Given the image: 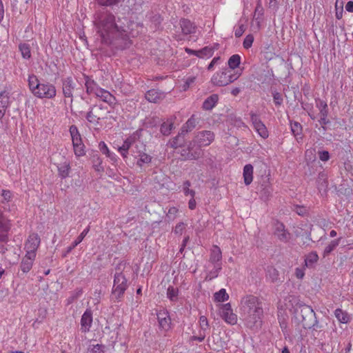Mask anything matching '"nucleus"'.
I'll list each match as a JSON object with an SVG mask.
<instances>
[{"label":"nucleus","instance_id":"nucleus-50","mask_svg":"<svg viewBox=\"0 0 353 353\" xmlns=\"http://www.w3.org/2000/svg\"><path fill=\"white\" fill-rule=\"evenodd\" d=\"M253 41H254V37H253V35L252 34H248L244 39V41H243V47L245 49H248V48H250L252 46V45L253 43Z\"/></svg>","mask_w":353,"mask_h":353},{"label":"nucleus","instance_id":"nucleus-38","mask_svg":"<svg viewBox=\"0 0 353 353\" xmlns=\"http://www.w3.org/2000/svg\"><path fill=\"white\" fill-rule=\"evenodd\" d=\"M291 130L294 136L298 140L299 139H302V125L296 121L291 122Z\"/></svg>","mask_w":353,"mask_h":353},{"label":"nucleus","instance_id":"nucleus-30","mask_svg":"<svg viewBox=\"0 0 353 353\" xmlns=\"http://www.w3.org/2000/svg\"><path fill=\"white\" fill-rule=\"evenodd\" d=\"M174 128V121L172 119H168L161 125L160 131L164 136H168Z\"/></svg>","mask_w":353,"mask_h":353},{"label":"nucleus","instance_id":"nucleus-37","mask_svg":"<svg viewBox=\"0 0 353 353\" xmlns=\"http://www.w3.org/2000/svg\"><path fill=\"white\" fill-rule=\"evenodd\" d=\"M335 317L338 321L342 323H347L349 321L350 317L346 312L343 311L341 309H336L334 311Z\"/></svg>","mask_w":353,"mask_h":353},{"label":"nucleus","instance_id":"nucleus-20","mask_svg":"<svg viewBox=\"0 0 353 353\" xmlns=\"http://www.w3.org/2000/svg\"><path fill=\"white\" fill-rule=\"evenodd\" d=\"M312 325L307 329L311 330V336L314 339H321L324 336L323 326L319 323V321L316 320L315 323L312 324Z\"/></svg>","mask_w":353,"mask_h":353},{"label":"nucleus","instance_id":"nucleus-25","mask_svg":"<svg viewBox=\"0 0 353 353\" xmlns=\"http://www.w3.org/2000/svg\"><path fill=\"white\" fill-rule=\"evenodd\" d=\"M9 105V93L6 91L0 92V119L3 117Z\"/></svg>","mask_w":353,"mask_h":353},{"label":"nucleus","instance_id":"nucleus-1","mask_svg":"<svg viewBox=\"0 0 353 353\" xmlns=\"http://www.w3.org/2000/svg\"><path fill=\"white\" fill-rule=\"evenodd\" d=\"M94 24L101 42L125 48L129 44L125 26L120 17L106 10H99L94 15Z\"/></svg>","mask_w":353,"mask_h":353},{"label":"nucleus","instance_id":"nucleus-4","mask_svg":"<svg viewBox=\"0 0 353 353\" xmlns=\"http://www.w3.org/2000/svg\"><path fill=\"white\" fill-rule=\"evenodd\" d=\"M295 319L301 324L304 329L312 326L317 320L316 313L313 309L307 305H299L295 309Z\"/></svg>","mask_w":353,"mask_h":353},{"label":"nucleus","instance_id":"nucleus-9","mask_svg":"<svg viewBox=\"0 0 353 353\" xmlns=\"http://www.w3.org/2000/svg\"><path fill=\"white\" fill-rule=\"evenodd\" d=\"M214 139V134L212 131L204 130L199 132L194 139V143H196L198 146H208Z\"/></svg>","mask_w":353,"mask_h":353},{"label":"nucleus","instance_id":"nucleus-36","mask_svg":"<svg viewBox=\"0 0 353 353\" xmlns=\"http://www.w3.org/2000/svg\"><path fill=\"white\" fill-rule=\"evenodd\" d=\"M241 63V57L240 55L236 54L231 56L228 61V64L229 66L228 70H232L236 69L239 67V64Z\"/></svg>","mask_w":353,"mask_h":353},{"label":"nucleus","instance_id":"nucleus-16","mask_svg":"<svg viewBox=\"0 0 353 353\" xmlns=\"http://www.w3.org/2000/svg\"><path fill=\"white\" fill-rule=\"evenodd\" d=\"M145 99L151 103H159L165 97V93L159 90L151 89L145 94Z\"/></svg>","mask_w":353,"mask_h":353},{"label":"nucleus","instance_id":"nucleus-23","mask_svg":"<svg viewBox=\"0 0 353 353\" xmlns=\"http://www.w3.org/2000/svg\"><path fill=\"white\" fill-rule=\"evenodd\" d=\"M199 123V118L196 117L195 114H192L190 118L186 121L181 128V134H185L194 129Z\"/></svg>","mask_w":353,"mask_h":353},{"label":"nucleus","instance_id":"nucleus-11","mask_svg":"<svg viewBox=\"0 0 353 353\" xmlns=\"http://www.w3.org/2000/svg\"><path fill=\"white\" fill-rule=\"evenodd\" d=\"M220 316L228 323L234 325L237 322V316L233 313L230 303H225L221 305Z\"/></svg>","mask_w":353,"mask_h":353},{"label":"nucleus","instance_id":"nucleus-41","mask_svg":"<svg viewBox=\"0 0 353 353\" xmlns=\"http://www.w3.org/2000/svg\"><path fill=\"white\" fill-rule=\"evenodd\" d=\"M267 276L270 278L272 283H276L279 281V272L273 267L268 268Z\"/></svg>","mask_w":353,"mask_h":353},{"label":"nucleus","instance_id":"nucleus-27","mask_svg":"<svg viewBox=\"0 0 353 353\" xmlns=\"http://www.w3.org/2000/svg\"><path fill=\"white\" fill-rule=\"evenodd\" d=\"M222 259V253L221 249L217 245H214L211 250L209 261L213 265L221 264L220 261Z\"/></svg>","mask_w":353,"mask_h":353},{"label":"nucleus","instance_id":"nucleus-3","mask_svg":"<svg viewBox=\"0 0 353 353\" xmlns=\"http://www.w3.org/2000/svg\"><path fill=\"white\" fill-rule=\"evenodd\" d=\"M28 86L33 95L39 99H52L57 94L55 86L49 82H40L34 74L28 77Z\"/></svg>","mask_w":353,"mask_h":353},{"label":"nucleus","instance_id":"nucleus-14","mask_svg":"<svg viewBox=\"0 0 353 353\" xmlns=\"http://www.w3.org/2000/svg\"><path fill=\"white\" fill-rule=\"evenodd\" d=\"M92 323V312L90 309H87L81 316V330L86 333L90 331Z\"/></svg>","mask_w":353,"mask_h":353},{"label":"nucleus","instance_id":"nucleus-2","mask_svg":"<svg viewBox=\"0 0 353 353\" xmlns=\"http://www.w3.org/2000/svg\"><path fill=\"white\" fill-rule=\"evenodd\" d=\"M241 305L245 325L250 329L261 327L263 317L261 300L252 294L246 295L241 299Z\"/></svg>","mask_w":353,"mask_h":353},{"label":"nucleus","instance_id":"nucleus-40","mask_svg":"<svg viewBox=\"0 0 353 353\" xmlns=\"http://www.w3.org/2000/svg\"><path fill=\"white\" fill-rule=\"evenodd\" d=\"M214 300L218 302H224L229 299V295L223 288L216 292L214 295Z\"/></svg>","mask_w":353,"mask_h":353},{"label":"nucleus","instance_id":"nucleus-26","mask_svg":"<svg viewBox=\"0 0 353 353\" xmlns=\"http://www.w3.org/2000/svg\"><path fill=\"white\" fill-rule=\"evenodd\" d=\"M90 226H88L83 230L80 235L74 241V242L67 248L65 252L63 254V257H65L76 246H77L85 238L90 231Z\"/></svg>","mask_w":353,"mask_h":353},{"label":"nucleus","instance_id":"nucleus-39","mask_svg":"<svg viewBox=\"0 0 353 353\" xmlns=\"http://www.w3.org/2000/svg\"><path fill=\"white\" fill-rule=\"evenodd\" d=\"M184 135L185 134H181V132L179 133V134L172 139L171 142L172 147L174 148L182 147L185 143Z\"/></svg>","mask_w":353,"mask_h":353},{"label":"nucleus","instance_id":"nucleus-13","mask_svg":"<svg viewBox=\"0 0 353 353\" xmlns=\"http://www.w3.org/2000/svg\"><path fill=\"white\" fill-rule=\"evenodd\" d=\"M11 223L10 220L4 215L0 210V242L7 241L6 233L10 230Z\"/></svg>","mask_w":353,"mask_h":353},{"label":"nucleus","instance_id":"nucleus-42","mask_svg":"<svg viewBox=\"0 0 353 353\" xmlns=\"http://www.w3.org/2000/svg\"><path fill=\"white\" fill-rule=\"evenodd\" d=\"M179 290L177 288H174L173 286H169L167 290V296L168 298L171 301H176L178 297Z\"/></svg>","mask_w":353,"mask_h":353},{"label":"nucleus","instance_id":"nucleus-28","mask_svg":"<svg viewBox=\"0 0 353 353\" xmlns=\"http://www.w3.org/2000/svg\"><path fill=\"white\" fill-rule=\"evenodd\" d=\"M134 156L137 159V164L139 167H142L145 164H149L152 161L151 156L141 151L137 152Z\"/></svg>","mask_w":353,"mask_h":353},{"label":"nucleus","instance_id":"nucleus-57","mask_svg":"<svg viewBox=\"0 0 353 353\" xmlns=\"http://www.w3.org/2000/svg\"><path fill=\"white\" fill-rule=\"evenodd\" d=\"M70 132L72 139H74L75 137H81V135L78 131V129L75 125L70 126Z\"/></svg>","mask_w":353,"mask_h":353},{"label":"nucleus","instance_id":"nucleus-45","mask_svg":"<svg viewBox=\"0 0 353 353\" xmlns=\"http://www.w3.org/2000/svg\"><path fill=\"white\" fill-rule=\"evenodd\" d=\"M12 198V194L10 190H3L0 193V202L2 203L10 201Z\"/></svg>","mask_w":353,"mask_h":353},{"label":"nucleus","instance_id":"nucleus-35","mask_svg":"<svg viewBox=\"0 0 353 353\" xmlns=\"http://www.w3.org/2000/svg\"><path fill=\"white\" fill-rule=\"evenodd\" d=\"M59 175L61 179L66 178L70 173V167L69 163L64 162L57 166Z\"/></svg>","mask_w":353,"mask_h":353},{"label":"nucleus","instance_id":"nucleus-61","mask_svg":"<svg viewBox=\"0 0 353 353\" xmlns=\"http://www.w3.org/2000/svg\"><path fill=\"white\" fill-rule=\"evenodd\" d=\"M316 107L319 108V110L323 109L324 108H327V103L323 100L319 99L316 101Z\"/></svg>","mask_w":353,"mask_h":353},{"label":"nucleus","instance_id":"nucleus-59","mask_svg":"<svg viewBox=\"0 0 353 353\" xmlns=\"http://www.w3.org/2000/svg\"><path fill=\"white\" fill-rule=\"evenodd\" d=\"M295 276L299 279H302L305 276L304 269L301 268H296L295 269Z\"/></svg>","mask_w":353,"mask_h":353},{"label":"nucleus","instance_id":"nucleus-17","mask_svg":"<svg viewBox=\"0 0 353 353\" xmlns=\"http://www.w3.org/2000/svg\"><path fill=\"white\" fill-rule=\"evenodd\" d=\"M274 234L282 241L286 242L290 238V233L285 229L283 223L276 221L274 223Z\"/></svg>","mask_w":353,"mask_h":353},{"label":"nucleus","instance_id":"nucleus-15","mask_svg":"<svg viewBox=\"0 0 353 353\" xmlns=\"http://www.w3.org/2000/svg\"><path fill=\"white\" fill-rule=\"evenodd\" d=\"M36 256L31 254H26L23 257L19 266V271L22 274H26L30 272L32 268L33 263Z\"/></svg>","mask_w":353,"mask_h":353},{"label":"nucleus","instance_id":"nucleus-32","mask_svg":"<svg viewBox=\"0 0 353 353\" xmlns=\"http://www.w3.org/2000/svg\"><path fill=\"white\" fill-rule=\"evenodd\" d=\"M132 143L133 141L132 139H127L123 142V145L119 148V151L123 159L127 158L128 150L131 148Z\"/></svg>","mask_w":353,"mask_h":353},{"label":"nucleus","instance_id":"nucleus-43","mask_svg":"<svg viewBox=\"0 0 353 353\" xmlns=\"http://www.w3.org/2000/svg\"><path fill=\"white\" fill-rule=\"evenodd\" d=\"M21 55L24 59H30L31 57L30 46L27 43H21L19 46Z\"/></svg>","mask_w":353,"mask_h":353},{"label":"nucleus","instance_id":"nucleus-54","mask_svg":"<svg viewBox=\"0 0 353 353\" xmlns=\"http://www.w3.org/2000/svg\"><path fill=\"white\" fill-rule=\"evenodd\" d=\"M99 147L102 153L106 154L108 157L112 158V154L110 153L108 146L104 142H101L99 143Z\"/></svg>","mask_w":353,"mask_h":353},{"label":"nucleus","instance_id":"nucleus-21","mask_svg":"<svg viewBox=\"0 0 353 353\" xmlns=\"http://www.w3.org/2000/svg\"><path fill=\"white\" fill-rule=\"evenodd\" d=\"M179 24L183 34L188 35L195 32L196 27L189 19H182Z\"/></svg>","mask_w":353,"mask_h":353},{"label":"nucleus","instance_id":"nucleus-53","mask_svg":"<svg viewBox=\"0 0 353 353\" xmlns=\"http://www.w3.org/2000/svg\"><path fill=\"white\" fill-rule=\"evenodd\" d=\"M272 96L274 103L276 105H281V103H283V97L281 94L276 91H273Z\"/></svg>","mask_w":353,"mask_h":353},{"label":"nucleus","instance_id":"nucleus-19","mask_svg":"<svg viewBox=\"0 0 353 353\" xmlns=\"http://www.w3.org/2000/svg\"><path fill=\"white\" fill-rule=\"evenodd\" d=\"M84 78L86 92L89 94H93L96 95L101 88H100L99 85L90 77L85 75L84 76Z\"/></svg>","mask_w":353,"mask_h":353},{"label":"nucleus","instance_id":"nucleus-48","mask_svg":"<svg viewBox=\"0 0 353 353\" xmlns=\"http://www.w3.org/2000/svg\"><path fill=\"white\" fill-rule=\"evenodd\" d=\"M199 325L203 331L205 332L209 330V323L207 318L205 316H201L199 318Z\"/></svg>","mask_w":353,"mask_h":353},{"label":"nucleus","instance_id":"nucleus-7","mask_svg":"<svg viewBox=\"0 0 353 353\" xmlns=\"http://www.w3.org/2000/svg\"><path fill=\"white\" fill-rule=\"evenodd\" d=\"M240 75L241 73H232L231 70L224 69L213 75L212 82L217 86H225L236 81Z\"/></svg>","mask_w":353,"mask_h":353},{"label":"nucleus","instance_id":"nucleus-24","mask_svg":"<svg viewBox=\"0 0 353 353\" xmlns=\"http://www.w3.org/2000/svg\"><path fill=\"white\" fill-rule=\"evenodd\" d=\"M157 319L160 328L165 331H167L170 328L171 319L167 313H158Z\"/></svg>","mask_w":353,"mask_h":353},{"label":"nucleus","instance_id":"nucleus-22","mask_svg":"<svg viewBox=\"0 0 353 353\" xmlns=\"http://www.w3.org/2000/svg\"><path fill=\"white\" fill-rule=\"evenodd\" d=\"M95 96L110 105L116 103V98L105 89L101 88Z\"/></svg>","mask_w":353,"mask_h":353},{"label":"nucleus","instance_id":"nucleus-29","mask_svg":"<svg viewBox=\"0 0 353 353\" xmlns=\"http://www.w3.org/2000/svg\"><path fill=\"white\" fill-rule=\"evenodd\" d=\"M243 179L246 185H250L253 180V166L251 164H247L243 168Z\"/></svg>","mask_w":353,"mask_h":353},{"label":"nucleus","instance_id":"nucleus-34","mask_svg":"<svg viewBox=\"0 0 353 353\" xmlns=\"http://www.w3.org/2000/svg\"><path fill=\"white\" fill-rule=\"evenodd\" d=\"M341 238L332 240L324 249L323 257L328 256L339 245Z\"/></svg>","mask_w":353,"mask_h":353},{"label":"nucleus","instance_id":"nucleus-56","mask_svg":"<svg viewBox=\"0 0 353 353\" xmlns=\"http://www.w3.org/2000/svg\"><path fill=\"white\" fill-rule=\"evenodd\" d=\"M319 157L320 160L322 161H327L330 159V154L327 151L323 150V151H319Z\"/></svg>","mask_w":353,"mask_h":353},{"label":"nucleus","instance_id":"nucleus-12","mask_svg":"<svg viewBox=\"0 0 353 353\" xmlns=\"http://www.w3.org/2000/svg\"><path fill=\"white\" fill-rule=\"evenodd\" d=\"M250 119L252 125L259 134L263 139L268 137V131L264 123L261 121L259 115L254 112H250Z\"/></svg>","mask_w":353,"mask_h":353},{"label":"nucleus","instance_id":"nucleus-33","mask_svg":"<svg viewBox=\"0 0 353 353\" xmlns=\"http://www.w3.org/2000/svg\"><path fill=\"white\" fill-rule=\"evenodd\" d=\"M319 260V256L316 252L309 253L305 259V266L312 267Z\"/></svg>","mask_w":353,"mask_h":353},{"label":"nucleus","instance_id":"nucleus-6","mask_svg":"<svg viewBox=\"0 0 353 353\" xmlns=\"http://www.w3.org/2000/svg\"><path fill=\"white\" fill-rule=\"evenodd\" d=\"M109 112L106 106L102 104H95L90 108L89 111L86 113L85 118L89 123L97 126L101 120L108 118Z\"/></svg>","mask_w":353,"mask_h":353},{"label":"nucleus","instance_id":"nucleus-60","mask_svg":"<svg viewBox=\"0 0 353 353\" xmlns=\"http://www.w3.org/2000/svg\"><path fill=\"white\" fill-rule=\"evenodd\" d=\"M136 1L137 0H126V6L128 7L129 10L137 11Z\"/></svg>","mask_w":353,"mask_h":353},{"label":"nucleus","instance_id":"nucleus-63","mask_svg":"<svg viewBox=\"0 0 353 353\" xmlns=\"http://www.w3.org/2000/svg\"><path fill=\"white\" fill-rule=\"evenodd\" d=\"M319 123L322 125L323 128L325 130V128L323 125L328 124L330 121L327 119V117H320Z\"/></svg>","mask_w":353,"mask_h":353},{"label":"nucleus","instance_id":"nucleus-55","mask_svg":"<svg viewBox=\"0 0 353 353\" xmlns=\"http://www.w3.org/2000/svg\"><path fill=\"white\" fill-rule=\"evenodd\" d=\"M177 212H178V209L175 207H172L168 210L167 216L170 219H174L176 217Z\"/></svg>","mask_w":353,"mask_h":353},{"label":"nucleus","instance_id":"nucleus-64","mask_svg":"<svg viewBox=\"0 0 353 353\" xmlns=\"http://www.w3.org/2000/svg\"><path fill=\"white\" fill-rule=\"evenodd\" d=\"M345 9L348 12H353V1H350L347 3V4L345 6Z\"/></svg>","mask_w":353,"mask_h":353},{"label":"nucleus","instance_id":"nucleus-49","mask_svg":"<svg viewBox=\"0 0 353 353\" xmlns=\"http://www.w3.org/2000/svg\"><path fill=\"white\" fill-rule=\"evenodd\" d=\"M105 346L100 344L92 345L89 350L90 353H104Z\"/></svg>","mask_w":353,"mask_h":353},{"label":"nucleus","instance_id":"nucleus-47","mask_svg":"<svg viewBox=\"0 0 353 353\" xmlns=\"http://www.w3.org/2000/svg\"><path fill=\"white\" fill-rule=\"evenodd\" d=\"M222 269L221 264H215L214 265V268L212 270L210 271L207 278L209 277V279L211 280L214 278L218 276L220 270Z\"/></svg>","mask_w":353,"mask_h":353},{"label":"nucleus","instance_id":"nucleus-44","mask_svg":"<svg viewBox=\"0 0 353 353\" xmlns=\"http://www.w3.org/2000/svg\"><path fill=\"white\" fill-rule=\"evenodd\" d=\"M92 163L93 167L96 171L103 172L104 170L103 167L101 165L102 160L97 154L93 155Z\"/></svg>","mask_w":353,"mask_h":353},{"label":"nucleus","instance_id":"nucleus-46","mask_svg":"<svg viewBox=\"0 0 353 353\" xmlns=\"http://www.w3.org/2000/svg\"><path fill=\"white\" fill-rule=\"evenodd\" d=\"M198 57L204 58V57H210L213 54V49L209 47H205L203 49L198 50Z\"/></svg>","mask_w":353,"mask_h":353},{"label":"nucleus","instance_id":"nucleus-5","mask_svg":"<svg viewBox=\"0 0 353 353\" xmlns=\"http://www.w3.org/2000/svg\"><path fill=\"white\" fill-rule=\"evenodd\" d=\"M121 266V264H119L116 268V270L119 272L114 274L113 287L112 289V297L117 301L121 300L128 288V280L122 272Z\"/></svg>","mask_w":353,"mask_h":353},{"label":"nucleus","instance_id":"nucleus-31","mask_svg":"<svg viewBox=\"0 0 353 353\" xmlns=\"http://www.w3.org/2000/svg\"><path fill=\"white\" fill-rule=\"evenodd\" d=\"M219 100L217 94H212L208 97L203 103V108L206 110H212L216 104Z\"/></svg>","mask_w":353,"mask_h":353},{"label":"nucleus","instance_id":"nucleus-18","mask_svg":"<svg viewBox=\"0 0 353 353\" xmlns=\"http://www.w3.org/2000/svg\"><path fill=\"white\" fill-rule=\"evenodd\" d=\"M194 143L192 142H190L188 146V150L185 159L188 160H196L199 159L202 154V150L201 149V147L198 146L195 150L194 149Z\"/></svg>","mask_w":353,"mask_h":353},{"label":"nucleus","instance_id":"nucleus-62","mask_svg":"<svg viewBox=\"0 0 353 353\" xmlns=\"http://www.w3.org/2000/svg\"><path fill=\"white\" fill-rule=\"evenodd\" d=\"M183 192L185 196L190 195L191 197H194L195 194H196L194 190L190 189V188L183 189Z\"/></svg>","mask_w":353,"mask_h":353},{"label":"nucleus","instance_id":"nucleus-51","mask_svg":"<svg viewBox=\"0 0 353 353\" xmlns=\"http://www.w3.org/2000/svg\"><path fill=\"white\" fill-rule=\"evenodd\" d=\"M195 81H196V77H194V76H190V77H187V79L183 85V90H186L191 85H192L194 83Z\"/></svg>","mask_w":353,"mask_h":353},{"label":"nucleus","instance_id":"nucleus-10","mask_svg":"<svg viewBox=\"0 0 353 353\" xmlns=\"http://www.w3.org/2000/svg\"><path fill=\"white\" fill-rule=\"evenodd\" d=\"M41 239L37 234H30L26 242L24 249L26 254H31L36 256V252L40 245Z\"/></svg>","mask_w":353,"mask_h":353},{"label":"nucleus","instance_id":"nucleus-8","mask_svg":"<svg viewBox=\"0 0 353 353\" xmlns=\"http://www.w3.org/2000/svg\"><path fill=\"white\" fill-rule=\"evenodd\" d=\"M62 92L65 98L70 99V103L73 101V93L77 90L76 83L71 77L61 79Z\"/></svg>","mask_w":353,"mask_h":353},{"label":"nucleus","instance_id":"nucleus-52","mask_svg":"<svg viewBox=\"0 0 353 353\" xmlns=\"http://www.w3.org/2000/svg\"><path fill=\"white\" fill-rule=\"evenodd\" d=\"M74 152L76 156L82 157L85 154L84 145H77L73 146Z\"/></svg>","mask_w":353,"mask_h":353},{"label":"nucleus","instance_id":"nucleus-58","mask_svg":"<svg viewBox=\"0 0 353 353\" xmlns=\"http://www.w3.org/2000/svg\"><path fill=\"white\" fill-rule=\"evenodd\" d=\"M245 30V27L243 24H241L239 27L235 30L234 34L236 37H240Z\"/></svg>","mask_w":353,"mask_h":353}]
</instances>
